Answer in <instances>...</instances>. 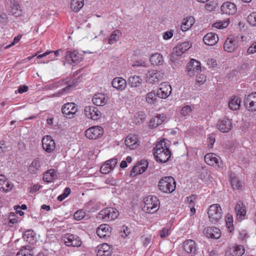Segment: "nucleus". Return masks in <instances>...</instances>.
Segmentation results:
<instances>
[{
	"label": "nucleus",
	"mask_w": 256,
	"mask_h": 256,
	"mask_svg": "<svg viewBox=\"0 0 256 256\" xmlns=\"http://www.w3.org/2000/svg\"><path fill=\"white\" fill-rule=\"evenodd\" d=\"M171 152L166 146L164 140H160L154 148V154L156 160L160 163L166 162L170 157Z\"/></svg>",
	"instance_id": "1"
},
{
	"label": "nucleus",
	"mask_w": 256,
	"mask_h": 256,
	"mask_svg": "<svg viewBox=\"0 0 256 256\" xmlns=\"http://www.w3.org/2000/svg\"><path fill=\"white\" fill-rule=\"evenodd\" d=\"M142 210L150 214H153L158 211L160 207V201L155 196H148L144 199Z\"/></svg>",
	"instance_id": "2"
},
{
	"label": "nucleus",
	"mask_w": 256,
	"mask_h": 256,
	"mask_svg": "<svg viewBox=\"0 0 256 256\" xmlns=\"http://www.w3.org/2000/svg\"><path fill=\"white\" fill-rule=\"evenodd\" d=\"M158 186L162 192L171 193L176 189V182L172 176L163 177L160 180Z\"/></svg>",
	"instance_id": "3"
},
{
	"label": "nucleus",
	"mask_w": 256,
	"mask_h": 256,
	"mask_svg": "<svg viewBox=\"0 0 256 256\" xmlns=\"http://www.w3.org/2000/svg\"><path fill=\"white\" fill-rule=\"evenodd\" d=\"M118 215L119 212L116 208H106L100 212L98 218L102 219L104 221H108L116 219Z\"/></svg>",
	"instance_id": "4"
},
{
	"label": "nucleus",
	"mask_w": 256,
	"mask_h": 256,
	"mask_svg": "<svg viewBox=\"0 0 256 256\" xmlns=\"http://www.w3.org/2000/svg\"><path fill=\"white\" fill-rule=\"evenodd\" d=\"M208 214L210 220L213 223L218 222L222 217V209L218 204L211 205L208 208Z\"/></svg>",
	"instance_id": "5"
},
{
	"label": "nucleus",
	"mask_w": 256,
	"mask_h": 256,
	"mask_svg": "<svg viewBox=\"0 0 256 256\" xmlns=\"http://www.w3.org/2000/svg\"><path fill=\"white\" fill-rule=\"evenodd\" d=\"M66 61L70 64H76L80 62L83 58L82 54L76 50H67L64 54Z\"/></svg>",
	"instance_id": "6"
},
{
	"label": "nucleus",
	"mask_w": 256,
	"mask_h": 256,
	"mask_svg": "<svg viewBox=\"0 0 256 256\" xmlns=\"http://www.w3.org/2000/svg\"><path fill=\"white\" fill-rule=\"evenodd\" d=\"M104 130L100 126H94L87 129L85 132L86 137L90 140H96L102 136Z\"/></svg>",
	"instance_id": "7"
},
{
	"label": "nucleus",
	"mask_w": 256,
	"mask_h": 256,
	"mask_svg": "<svg viewBox=\"0 0 256 256\" xmlns=\"http://www.w3.org/2000/svg\"><path fill=\"white\" fill-rule=\"evenodd\" d=\"M244 105L248 110L252 112L256 111V92L245 96Z\"/></svg>",
	"instance_id": "8"
},
{
	"label": "nucleus",
	"mask_w": 256,
	"mask_h": 256,
	"mask_svg": "<svg viewBox=\"0 0 256 256\" xmlns=\"http://www.w3.org/2000/svg\"><path fill=\"white\" fill-rule=\"evenodd\" d=\"M204 161L208 165L221 168L222 166V162L219 156L214 153H208L204 156Z\"/></svg>",
	"instance_id": "9"
},
{
	"label": "nucleus",
	"mask_w": 256,
	"mask_h": 256,
	"mask_svg": "<svg viewBox=\"0 0 256 256\" xmlns=\"http://www.w3.org/2000/svg\"><path fill=\"white\" fill-rule=\"evenodd\" d=\"M238 40L234 36H228L225 40L224 44V50L232 52L235 51L238 48Z\"/></svg>",
	"instance_id": "10"
},
{
	"label": "nucleus",
	"mask_w": 256,
	"mask_h": 256,
	"mask_svg": "<svg viewBox=\"0 0 256 256\" xmlns=\"http://www.w3.org/2000/svg\"><path fill=\"white\" fill-rule=\"evenodd\" d=\"M84 114L86 116L92 120H97L101 116V112L98 108L94 106H86L84 108Z\"/></svg>",
	"instance_id": "11"
},
{
	"label": "nucleus",
	"mask_w": 256,
	"mask_h": 256,
	"mask_svg": "<svg viewBox=\"0 0 256 256\" xmlns=\"http://www.w3.org/2000/svg\"><path fill=\"white\" fill-rule=\"evenodd\" d=\"M42 146L43 149L47 152L50 153L56 148L54 140L50 136H45L42 139Z\"/></svg>",
	"instance_id": "12"
},
{
	"label": "nucleus",
	"mask_w": 256,
	"mask_h": 256,
	"mask_svg": "<svg viewBox=\"0 0 256 256\" xmlns=\"http://www.w3.org/2000/svg\"><path fill=\"white\" fill-rule=\"evenodd\" d=\"M191 46V44L186 42L174 47L173 49V52L171 56L170 60H172V58H174L175 56H181L182 54L188 50Z\"/></svg>",
	"instance_id": "13"
},
{
	"label": "nucleus",
	"mask_w": 256,
	"mask_h": 256,
	"mask_svg": "<svg viewBox=\"0 0 256 256\" xmlns=\"http://www.w3.org/2000/svg\"><path fill=\"white\" fill-rule=\"evenodd\" d=\"M172 87L167 82L162 83L156 92V96L160 98H168L172 92Z\"/></svg>",
	"instance_id": "14"
},
{
	"label": "nucleus",
	"mask_w": 256,
	"mask_h": 256,
	"mask_svg": "<svg viewBox=\"0 0 256 256\" xmlns=\"http://www.w3.org/2000/svg\"><path fill=\"white\" fill-rule=\"evenodd\" d=\"M64 242L68 246H80L82 244V241L77 236L68 234L64 238Z\"/></svg>",
	"instance_id": "15"
},
{
	"label": "nucleus",
	"mask_w": 256,
	"mask_h": 256,
	"mask_svg": "<svg viewBox=\"0 0 256 256\" xmlns=\"http://www.w3.org/2000/svg\"><path fill=\"white\" fill-rule=\"evenodd\" d=\"M216 126L218 130L222 132H228L232 128V120L228 118H224L219 120L217 123Z\"/></svg>",
	"instance_id": "16"
},
{
	"label": "nucleus",
	"mask_w": 256,
	"mask_h": 256,
	"mask_svg": "<svg viewBox=\"0 0 256 256\" xmlns=\"http://www.w3.org/2000/svg\"><path fill=\"white\" fill-rule=\"evenodd\" d=\"M183 247L184 250L192 254L194 256L197 253L198 248L196 242L192 240H188L183 243Z\"/></svg>",
	"instance_id": "17"
},
{
	"label": "nucleus",
	"mask_w": 256,
	"mask_h": 256,
	"mask_svg": "<svg viewBox=\"0 0 256 256\" xmlns=\"http://www.w3.org/2000/svg\"><path fill=\"white\" fill-rule=\"evenodd\" d=\"M221 11L222 14L229 15H233L236 12V5L232 2H224L220 7Z\"/></svg>",
	"instance_id": "18"
},
{
	"label": "nucleus",
	"mask_w": 256,
	"mask_h": 256,
	"mask_svg": "<svg viewBox=\"0 0 256 256\" xmlns=\"http://www.w3.org/2000/svg\"><path fill=\"white\" fill-rule=\"evenodd\" d=\"M77 112V108L75 104L68 102L64 104L62 108V112L66 116H73Z\"/></svg>",
	"instance_id": "19"
},
{
	"label": "nucleus",
	"mask_w": 256,
	"mask_h": 256,
	"mask_svg": "<svg viewBox=\"0 0 256 256\" xmlns=\"http://www.w3.org/2000/svg\"><path fill=\"white\" fill-rule=\"evenodd\" d=\"M201 69L200 63V62L192 59L187 67L188 74L190 76L193 75L195 72H198Z\"/></svg>",
	"instance_id": "20"
},
{
	"label": "nucleus",
	"mask_w": 256,
	"mask_h": 256,
	"mask_svg": "<svg viewBox=\"0 0 256 256\" xmlns=\"http://www.w3.org/2000/svg\"><path fill=\"white\" fill-rule=\"evenodd\" d=\"M218 40V35L214 32L207 34L203 38L204 44L208 46H214Z\"/></svg>",
	"instance_id": "21"
},
{
	"label": "nucleus",
	"mask_w": 256,
	"mask_h": 256,
	"mask_svg": "<svg viewBox=\"0 0 256 256\" xmlns=\"http://www.w3.org/2000/svg\"><path fill=\"white\" fill-rule=\"evenodd\" d=\"M125 144L131 150L136 148L138 146L137 136L133 134H128L125 140Z\"/></svg>",
	"instance_id": "22"
},
{
	"label": "nucleus",
	"mask_w": 256,
	"mask_h": 256,
	"mask_svg": "<svg viewBox=\"0 0 256 256\" xmlns=\"http://www.w3.org/2000/svg\"><path fill=\"white\" fill-rule=\"evenodd\" d=\"M234 210L237 215L238 220L240 221L242 220L246 214V208L243 203L241 202H238Z\"/></svg>",
	"instance_id": "23"
},
{
	"label": "nucleus",
	"mask_w": 256,
	"mask_h": 256,
	"mask_svg": "<svg viewBox=\"0 0 256 256\" xmlns=\"http://www.w3.org/2000/svg\"><path fill=\"white\" fill-rule=\"evenodd\" d=\"M24 240L28 242L30 245L33 246L36 242V238L35 233L32 230H28L26 231L22 235Z\"/></svg>",
	"instance_id": "24"
},
{
	"label": "nucleus",
	"mask_w": 256,
	"mask_h": 256,
	"mask_svg": "<svg viewBox=\"0 0 256 256\" xmlns=\"http://www.w3.org/2000/svg\"><path fill=\"white\" fill-rule=\"evenodd\" d=\"M112 84L116 89L122 90L126 87V82L122 78H115L112 80Z\"/></svg>",
	"instance_id": "25"
},
{
	"label": "nucleus",
	"mask_w": 256,
	"mask_h": 256,
	"mask_svg": "<svg viewBox=\"0 0 256 256\" xmlns=\"http://www.w3.org/2000/svg\"><path fill=\"white\" fill-rule=\"evenodd\" d=\"M92 102L97 106H103L106 102L105 96L102 93H98L94 95L92 99Z\"/></svg>",
	"instance_id": "26"
},
{
	"label": "nucleus",
	"mask_w": 256,
	"mask_h": 256,
	"mask_svg": "<svg viewBox=\"0 0 256 256\" xmlns=\"http://www.w3.org/2000/svg\"><path fill=\"white\" fill-rule=\"evenodd\" d=\"M206 236L209 238L217 239L220 238L221 232L220 229L215 227H210L207 228Z\"/></svg>",
	"instance_id": "27"
},
{
	"label": "nucleus",
	"mask_w": 256,
	"mask_h": 256,
	"mask_svg": "<svg viewBox=\"0 0 256 256\" xmlns=\"http://www.w3.org/2000/svg\"><path fill=\"white\" fill-rule=\"evenodd\" d=\"M142 82V78L138 76H130L128 79V84L132 88H136L140 86Z\"/></svg>",
	"instance_id": "28"
},
{
	"label": "nucleus",
	"mask_w": 256,
	"mask_h": 256,
	"mask_svg": "<svg viewBox=\"0 0 256 256\" xmlns=\"http://www.w3.org/2000/svg\"><path fill=\"white\" fill-rule=\"evenodd\" d=\"M110 227L108 224H100L96 230V234L100 238H104L110 234Z\"/></svg>",
	"instance_id": "29"
},
{
	"label": "nucleus",
	"mask_w": 256,
	"mask_h": 256,
	"mask_svg": "<svg viewBox=\"0 0 256 256\" xmlns=\"http://www.w3.org/2000/svg\"><path fill=\"white\" fill-rule=\"evenodd\" d=\"M244 252V248L242 246H236L230 248L228 251L230 256H241Z\"/></svg>",
	"instance_id": "30"
},
{
	"label": "nucleus",
	"mask_w": 256,
	"mask_h": 256,
	"mask_svg": "<svg viewBox=\"0 0 256 256\" xmlns=\"http://www.w3.org/2000/svg\"><path fill=\"white\" fill-rule=\"evenodd\" d=\"M194 19L192 16L187 17L184 19L180 28L182 31L186 32L190 29L194 24Z\"/></svg>",
	"instance_id": "31"
},
{
	"label": "nucleus",
	"mask_w": 256,
	"mask_h": 256,
	"mask_svg": "<svg viewBox=\"0 0 256 256\" xmlns=\"http://www.w3.org/2000/svg\"><path fill=\"white\" fill-rule=\"evenodd\" d=\"M146 118V115L144 112H138L135 113L132 118L133 122L136 124H143Z\"/></svg>",
	"instance_id": "32"
},
{
	"label": "nucleus",
	"mask_w": 256,
	"mask_h": 256,
	"mask_svg": "<svg viewBox=\"0 0 256 256\" xmlns=\"http://www.w3.org/2000/svg\"><path fill=\"white\" fill-rule=\"evenodd\" d=\"M56 177V172L54 169H50L44 174L43 180L48 183L53 181Z\"/></svg>",
	"instance_id": "33"
},
{
	"label": "nucleus",
	"mask_w": 256,
	"mask_h": 256,
	"mask_svg": "<svg viewBox=\"0 0 256 256\" xmlns=\"http://www.w3.org/2000/svg\"><path fill=\"white\" fill-rule=\"evenodd\" d=\"M150 62L154 65H162L164 62L162 56L158 53L153 54L150 58Z\"/></svg>",
	"instance_id": "34"
},
{
	"label": "nucleus",
	"mask_w": 256,
	"mask_h": 256,
	"mask_svg": "<svg viewBox=\"0 0 256 256\" xmlns=\"http://www.w3.org/2000/svg\"><path fill=\"white\" fill-rule=\"evenodd\" d=\"M240 100L238 97L234 96L231 98L228 102L229 108L232 110H236L240 108Z\"/></svg>",
	"instance_id": "35"
},
{
	"label": "nucleus",
	"mask_w": 256,
	"mask_h": 256,
	"mask_svg": "<svg viewBox=\"0 0 256 256\" xmlns=\"http://www.w3.org/2000/svg\"><path fill=\"white\" fill-rule=\"evenodd\" d=\"M40 166V162L38 158H35L28 168V172L32 174H35Z\"/></svg>",
	"instance_id": "36"
},
{
	"label": "nucleus",
	"mask_w": 256,
	"mask_h": 256,
	"mask_svg": "<svg viewBox=\"0 0 256 256\" xmlns=\"http://www.w3.org/2000/svg\"><path fill=\"white\" fill-rule=\"evenodd\" d=\"M22 10L18 2H14L10 7V13L15 17L22 16Z\"/></svg>",
	"instance_id": "37"
},
{
	"label": "nucleus",
	"mask_w": 256,
	"mask_h": 256,
	"mask_svg": "<svg viewBox=\"0 0 256 256\" xmlns=\"http://www.w3.org/2000/svg\"><path fill=\"white\" fill-rule=\"evenodd\" d=\"M121 36L122 32L120 30H114L108 38V44H114L119 40Z\"/></svg>",
	"instance_id": "38"
},
{
	"label": "nucleus",
	"mask_w": 256,
	"mask_h": 256,
	"mask_svg": "<svg viewBox=\"0 0 256 256\" xmlns=\"http://www.w3.org/2000/svg\"><path fill=\"white\" fill-rule=\"evenodd\" d=\"M84 5V0H72L71 8L75 12H78Z\"/></svg>",
	"instance_id": "39"
},
{
	"label": "nucleus",
	"mask_w": 256,
	"mask_h": 256,
	"mask_svg": "<svg viewBox=\"0 0 256 256\" xmlns=\"http://www.w3.org/2000/svg\"><path fill=\"white\" fill-rule=\"evenodd\" d=\"M110 248L109 245L106 244H103L98 248V256H108L110 254Z\"/></svg>",
	"instance_id": "40"
},
{
	"label": "nucleus",
	"mask_w": 256,
	"mask_h": 256,
	"mask_svg": "<svg viewBox=\"0 0 256 256\" xmlns=\"http://www.w3.org/2000/svg\"><path fill=\"white\" fill-rule=\"evenodd\" d=\"M78 82L77 80H72V84H68L67 86L62 88L60 90L58 94H56V96H60L64 94V93L68 92V91L74 88L76 86H77Z\"/></svg>",
	"instance_id": "41"
},
{
	"label": "nucleus",
	"mask_w": 256,
	"mask_h": 256,
	"mask_svg": "<svg viewBox=\"0 0 256 256\" xmlns=\"http://www.w3.org/2000/svg\"><path fill=\"white\" fill-rule=\"evenodd\" d=\"M23 250H21L18 252L16 256H32L30 253L32 250L30 246H26L22 247Z\"/></svg>",
	"instance_id": "42"
},
{
	"label": "nucleus",
	"mask_w": 256,
	"mask_h": 256,
	"mask_svg": "<svg viewBox=\"0 0 256 256\" xmlns=\"http://www.w3.org/2000/svg\"><path fill=\"white\" fill-rule=\"evenodd\" d=\"M231 184L234 189L242 190L243 187V182L238 180L235 177H230Z\"/></svg>",
	"instance_id": "43"
},
{
	"label": "nucleus",
	"mask_w": 256,
	"mask_h": 256,
	"mask_svg": "<svg viewBox=\"0 0 256 256\" xmlns=\"http://www.w3.org/2000/svg\"><path fill=\"white\" fill-rule=\"evenodd\" d=\"M137 164L138 165H140V174H142L147 169L148 164V162L144 160H142L139 161Z\"/></svg>",
	"instance_id": "44"
},
{
	"label": "nucleus",
	"mask_w": 256,
	"mask_h": 256,
	"mask_svg": "<svg viewBox=\"0 0 256 256\" xmlns=\"http://www.w3.org/2000/svg\"><path fill=\"white\" fill-rule=\"evenodd\" d=\"M156 94L154 92H151L146 94V100L148 103H154L156 100Z\"/></svg>",
	"instance_id": "45"
},
{
	"label": "nucleus",
	"mask_w": 256,
	"mask_h": 256,
	"mask_svg": "<svg viewBox=\"0 0 256 256\" xmlns=\"http://www.w3.org/2000/svg\"><path fill=\"white\" fill-rule=\"evenodd\" d=\"M248 23L252 26H256V12H252L247 17Z\"/></svg>",
	"instance_id": "46"
},
{
	"label": "nucleus",
	"mask_w": 256,
	"mask_h": 256,
	"mask_svg": "<svg viewBox=\"0 0 256 256\" xmlns=\"http://www.w3.org/2000/svg\"><path fill=\"white\" fill-rule=\"evenodd\" d=\"M162 124V120H160L157 116L151 119L150 122V127L152 128H156Z\"/></svg>",
	"instance_id": "47"
},
{
	"label": "nucleus",
	"mask_w": 256,
	"mask_h": 256,
	"mask_svg": "<svg viewBox=\"0 0 256 256\" xmlns=\"http://www.w3.org/2000/svg\"><path fill=\"white\" fill-rule=\"evenodd\" d=\"M229 24V20L219 21L216 22L212 25L214 28H224L228 26Z\"/></svg>",
	"instance_id": "48"
},
{
	"label": "nucleus",
	"mask_w": 256,
	"mask_h": 256,
	"mask_svg": "<svg viewBox=\"0 0 256 256\" xmlns=\"http://www.w3.org/2000/svg\"><path fill=\"white\" fill-rule=\"evenodd\" d=\"M112 170L108 164L106 162L100 168V171L103 174H107Z\"/></svg>",
	"instance_id": "49"
},
{
	"label": "nucleus",
	"mask_w": 256,
	"mask_h": 256,
	"mask_svg": "<svg viewBox=\"0 0 256 256\" xmlns=\"http://www.w3.org/2000/svg\"><path fill=\"white\" fill-rule=\"evenodd\" d=\"M226 222L228 228L230 232H232L233 230V218L232 216H228L226 219Z\"/></svg>",
	"instance_id": "50"
},
{
	"label": "nucleus",
	"mask_w": 256,
	"mask_h": 256,
	"mask_svg": "<svg viewBox=\"0 0 256 256\" xmlns=\"http://www.w3.org/2000/svg\"><path fill=\"white\" fill-rule=\"evenodd\" d=\"M86 216V212L82 210H79L76 212L74 215V218L77 220H80Z\"/></svg>",
	"instance_id": "51"
},
{
	"label": "nucleus",
	"mask_w": 256,
	"mask_h": 256,
	"mask_svg": "<svg viewBox=\"0 0 256 256\" xmlns=\"http://www.w3.org/2000/svg\"><path fill=\"white\" fill-rule=\"evenodd\" d=\"M170 229L167 228H164L160 231V238H164L168 236L170 234Z\"/></svg>",
	"instance_id": "52"
},
{
	"label": "nucleus",
	"mask_w": 256,
	"mask_h": 256,
	"mask_svg": "<svg viewBox=\"0 0 256 256\" xmlns=\"http://www.w3.org/2000/svg\"><path fill=\"white\" fill-rule=\"evenodd\" d=\"M199 177L203 180H206L209 176V174L206 170L202 168L198 172Z\"/></svg>",
	"instance_id": "53"
},
{
	"label": "nucleus",
	"mask_w": 256,
	"mask_h": 256,
	"mask_svg": "<svg viewBox=\"0 0 256 256\" xmlns=\"http://www.w3.org/2000/svg\"><path fill=\"white\" fill-rule=\"evenodd\" d=\"M216 6V4L212 1H210L207 3L205 6V8L206 10L212 12L214 10Z\"/></svg>",
	"instance_id": "54"
},
{
	"label": "nucleus",
	"mask_w": 256,
	"mask_h": 256,
	"mask_svg": "<svg viewBox=\"0 0 256 256\" xmlns=\"http://www.w3.org/2000/svg\"><path fill=\"white\" fill-rule=\"evenodd\" d=\"M191 111L192 108H190V106H186L182 108L180 113L183 116H186L189 114Z\"/></svg>",
	"instance_id": "55"
},
{
	"label": "nucleus",
	"mask_w": 256,
	"mask_h": 256,
	"mask_svg": "<svg viewBox=\"0 0 256 256\" xmlns=\"http://www.w3.org/2000/svg\"><path fill=\"white\" fill-rule=\"evenodd\" d=\"M207 141L208 142V146L210 148H212L215 142V137L213 135H209L208 137Z\"/></svg>",
	"instance_id": "56"
},
{
	"label": "nucleus",
	"mask_w": 256,
	"mask_h": 256,
	"mask_svg": "<svg viewBox=\"0 0 256 256\" xmlns=\"http://www.w3.org/2000/svg\"><path fill=\"white\" fill-rule=\"evenodd\" d=\"M140 165H138V164L132 168L130 171V175L132 176H135L136 174H140L139 170Z\"/></svg>",
	"instance_id": "57"
},
{
	"label": "nucleus",
	"mask_w": 256,
	"mask_h": 256,
	"mask_svg": "<svg viewBox=\"0 0 256 256\" xmlns=\"http://www.w3.org/2000/svg\"><path fill=\"white\" fill-rule=\"evenodd\" d=\"M247 52L248 54H253L256 52V40L248 48Z\"/></svg>",
	"instance_id": "58"
},
{
	"label": "nucleus",
	"mask_w": 256,
	"mask_h": 256,
	"mask_svg": "<svg viewBox=\"0 0 256 256\" xmlns=\"http://www.w3.org/2000/svg\"><path fill=\"white\" fill-rule=\"evenodd\" d=\"M8 14L3 12L0 14V24H6L8 22Z\"/></svg>",
	"instance_id": "59"
},
{
	"label": "nucleus",
	"mask_w": 256,
	"mask_h": 256,
	"mask_svg": "<svg viewBox=\"0 0 256 256\" xmlns=\"http://www.w3.org/2000/svg\"><path fill=\"white\" fill-rule=\"evenodd\" d=\"M196 82L200 84H204L206 81V76L204 74H200L196 78Z\"/></svg>",
	"instance_id": "60"
},
{
	"label": "nucleus",
	"mask_w": 256,
	"mask_h": 256,
	"mask_svg": "<svg viewBox=\"0 0 256 256\" xmlns=\"http://www.w3.org/2000/svg\"><path fill=\"white\" fill-rule=\"evenodd\" d=\"M106 162L108 164L109 166L112 168V170L114 169V168L116 166L117 163H118V160L117 158H112L108 160H107Z\"/></svg>",
	"instance_id": "61"
},
{
	"label": "nucleus",
	"mask_w": 256,
	"mask_h": 256,
	"mask_svg": "<svg viewBox=\"0 0 256 256\" xmlns=\"http://www.w3.org/2000/svg\"><path fill=\"white\" fill-rule=\"evenodd\" d=\"M149 76L152 78L158 79L160 76V74L153 70L150 72Z\"/></svg>",
	"instance_id": "62"
},
{
	"label": "nucleus",
	"mask_w": 256,
	"mask_h": 256,
	"mask_svg": "<svg viewBox=\"0 0 256 256\" xmlns=\"http://www.w3.org/2000/svg\"><path fill=\"white\" fill-rule=\"evenodd\" d=\"M173 36L172 31H168L164 33L163 38L164 40H168L170 38Z\"/></svg>",
	"instance_id": "63"
},
{
	"label": "nucleus",
	"mask_w": 256,
	"mask_h": 256,
	"mask_svg": "<svg viewBox=\"0 0 256 256\" xmlns=\"http://www.w3.org/2000/svg\"><path fill=\"white\" fill-rule=\"evenodd\" d=\"M28 90V86H26V85H22V86H20L18 87V92L19 93L22 94V93L27 92Z\"/></svg>",
	"instance_id": "64"
}]
</instances>
